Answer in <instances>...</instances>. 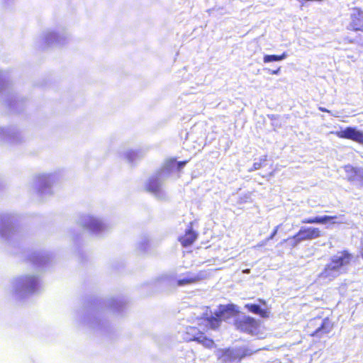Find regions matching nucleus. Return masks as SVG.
<instances>
[{"label":"nucleus","instance_id":"obj_1","mask_svg":"<svg viewBox=\"0 0 363 363\" xmlns=\"http://www.w3.org/2000/svg\"><path fill=\"white\" fill-rule=\"evenodd\" d=\"M354 259V255L347 250H342L337 255L333 256L330 262L325 265L320 277L328 280H332L340 275V270L350 265Z\"/></svg>","mask_w":363,"mask_h":363},{"label":"nucleus","instance_id":"obj_2","mask_svg":"<svg viewBox=\"0 0 363 363\" xmlns=\"http://www.w3.org/2000/svg\"><path fill=\"white\" fill-rule=\"evenodd\" d=\"M306 327L311 337L320 338L333 330L334 323L330 317L316 316L308 321Z\"/></svg>","mask_w":363,"mask_h":363},{"label":"nucleus","instance_id":"obj_3","mask_svg":"<svg viewBox=\"0 0 363 363\" xmlns=\"http://www.w3.org/2000/svg\"><path fill=\"white\" fill-rule=\"evenodd\" d=\"M321 235V231L318 228L302 227L294 235L284 240V242L291 240V246L294 247L302 241L313 240L320 237Z\"/></svg>","mask_w":363,"mask_h":363},{"label":"nucleus","instance_id":"obj_4","mask_svg":"<svg viewBox=\"0 0 363 363\" xmlns=\"http://www.w3.org/2000/svg\"><path fill=\"white\" fill-rule=\"evenodd\" d=\"M184 339L187 342L194 341L199 342L208 348H211L214 345L212 339L207 337L203 332L199 331L197 328L193 326L186 328Z\"/></svg>","mask_w":363,"mask_h":363},{"label":"nucleus","instance_id":"obj_5","mask_svg":"<svg viewBox=\"0 0 363 363\" xmlns=\"http://www.w3.org/2000/svg\"><path fill=\"white\" fill-rule=\"evenodd\" d=\"M235 325L239 330L249 334L257 333L259 323L257 320L250 316H243L235 320Z\"/></svg>","mask_w":363,"mask_h":363},{"label":"nucleus","instance_id":"obj_6","mask_svg":"<svg viewBox=\"0 0 363 363\" xmlns=\"http://www.w3.org/2000/svg\"><path fill=\"white\" fill-rule=\"evenodd\" d=\"M333 133L339 138L351 140L363 145V132L357 130L354 127H347L344 130L336 131Z\"/></svg>","mask_w":363,"mask_h":363},{"label":"nucleus","instance_id":"obj_7","mask_svg":"<svg viewBox=\"0 0 363 363\" xmlns=\"http://www.w3.org/2000/svg\"><path fill=\"white\" fill-rule=\"evenodd\" d=\"M348 29L352 31L363 32V10L359 7L352 9Z\"/></svg>","mask_w":363,"mask_h":363},{"label":"nucleus","instance_id":"obj_8","mask_svg":"<svg viewBox=\"0 0 363 363\" xmlns=\"http://www.w3.org/2000/svg\"><path fill=\"white\" fill-rule=\"evenodd\" d=\"M198 238L197 233L194 230L191 223L186 229L184 234L179 238V241L184 247L191 246Z\"/></svg>","mask_w":363,"mask_h":363},{"label":"nucleus","instance_id":"obj_9","mask_svg":"<svg viewBox=\"0 0 363 363\" xmlns=\"http://www.w3.org/2000/svg\"><path fill=\"white\" fill-rule=\"evenodd\" d=\"M252 353L253 352L248 349H243L240 351L239 354H236L234 353L233 350L228 348L224 350L223 355L227 362H233L235 360L240 362L243 358L250 356Z\"/></svg>","mask_w":363,"mask_h":363},{"label":"nucleus","instance_id":"obj_10","mask_svg":"<svg viewBox=\"0 0 363 363\" xmlns=\"http://www.w3.org/2000/svg\"><path fill=\"white\" fill-rule=\"evenodd\" d=\"M347 180L350 182L358 181L363 186V168L348 166L345 168Z\"/></svg>","mask_w":363,"mask_h":363},{"label":"nucleus","instance_id":"obj_11","mask_svg":"<svg viewBox=\"0 0 363 363\" xmlns=\"http://www.w3.org/2000/svg\"><path fill=\"white\" fill-rule=\"evenodd\" d=\"M226 311L225 309L219 310L216 311L214 315L207 317L205 320L209 324V328L213 330L218 329L223 320L225 319V313Z\"/></svg>","mask_w":363,"mask_h":363},{"label":"nucleus","instance_id":"obj_12","mask_svg":"<svg viewBox=\"0 0 363 363\" xmlns=\"http://www.w3.org/2000/svg\"><path fill=\"white\" fill-rule=\"evenodd\" d=\"M188 162V160L177 162L175 158H169L164 162V169L167 172H171L174 170L180 172Z\"/></svg>","mask_w":363,"mask_h":363},{"label":"nucleus","instance_id":"obj_13","mask_svg":"<svg viewBox=\"0 0 363 363\" xmlns=\"http://www.w3.org/2000/svg\"><path fill=\"white\" fill-rule=\"evenodd\" d=\"M337 218V216H316L313 218H308L303 219L301 222L304 224H313V223H319V224H325L328 222H330L331 223H336L335 221V219Z\"/></svg>","mask_w":363,"mask_h":363},{"label":"nucleus","instance_id":"obj_14","mask_svg":"<svg viewBox=\"0 0 363 363\" xmlns=\"http://www.w3.org/2000/svg\"><path fill=\"white\" fill-rule=\"evenodd\" d=\"M161 184L160 179L156 177H151L145 185V190L150 193L157 194L160 191Z\"/></svg>","mask_w":363,"mask_h":363},{"label":"nucleus","instance_id":"obj_15","mask_svg":"<svg viewBox=\"0 0 363 363\" xmlns=\"http://www.w3.org/2000/svg\"><path fill=\"white\" fill-rule=\"evenodd\" d=\"M205 278V275L202 273L197 275H191L187 277L180 279L177 281V285L178 286H184L188 284H192L196 283Z\"/></svg>","mask_w":363,"mask_h":363},{"label":"nucleus","instance_id":"obj_16","mask_svg":"<svg viewBox=\"0 0 363 363\" xmlns=\"http://www.w3.org/2000/svg\"><path fill=\"white\" fill-rule=\"evenodd\" d=\"M245 308L251 313L259 315L262 318L268 317V311L265 309L260 308L257 304L248 303L245 305Z\"/></svg>","mask_w":363,"mask_h":363},{"label":"nucleus","instance_id":"obj_17","mask_svg":"<svg viewBox=\"0 0 363 363\" xmlns=\"http://www.w3.org/2000/svg\"><path fill=\"white\" fill-rule=\"evenodd\" d=\"M286 57V54L285 52L281 55H266L263 57V61L264 63H268L271 62L275 61H281Z\"/></svg>","mask_w":363,"mask_h":363},{"label":"nucleus","instance_id":"obj_18","mask_svg":"<svg viewBox=\"0 0 363 363\" xmlns=\"http://www.w3.org/2000/svg\"><path fill=\"white\" fill-rule=\"evenodd\" d=\"M267 155H263L260 157L257 161H255L250 171H255L264 167L266 165L267 161Z\"/></svg>","mask_w":363,"mask_h":363},{"label":"nucleus","instance_id":"obj_19","mask_svg":"<svg viewBox=\"0 0 363 363\" xmlns=\"http://www.w3.org/2000/svg\"><path fill=\"white\" fill-rule=\"evenodd\" d=\"M279 225L276 226L274 228V229L273 230V231L272 232V233L270 234V235L267 238L265 241H269L270 240H272L274 238V236L277 235V233L279 230Z\"/></svg>","mask_w":363,"mask_h":363},{"label":"nucleus","instance_id":"obj_20","mask_svg":"<svg viewBox=\"0 0 363 363\" xmlns=\"http://www.w3.org/2000/svg\"><path fill=\"white\" fill-rule=\"evenodd\" d=\"M279 71H280V67L277 68V69H275V70H272V71H271V72H270V73H271L272 74H279Z\"/></svg>","mask_w":363,"mask_h":363},{"label":"nucleus","instance_id":"obj_21","mask_svg":"<svg viewBox=\"0 0 363 363\" xmlns=\"http://www.w3.org/2000/svg\"><path fill=\"white\" fill-rule=\"evenodd\" d=\"M319 111H322V112H325V113H329V110H328L327 108H323V107H319L318 108Z\"/></svg>","mask_w":363,"mask_h":363},{"label":"nucleus","instance_id":"obj_22","mask_svg":"<svg viewBox=\"0 0 363 363\" xmlns=\"http://www.w3.org/2000/svg\"><path fill=\"white\" fill-rule=\"evenodd\" d=\"M360 255H361V257L363 259V247L361 249Z\"/></svg>","mask_w":363,"mask_h":363},{"label":"nucleus","instance_id":"obj_23","mask_svg":"<svg viewBox=\"0 0 363 363\" xmlns=\"http://www.w3.org/2000/svg\"><path fill=\"white\" fill-rule=\"evenodd\" d=\"M260 302H262L263 304H265V301H261L259 300Z\"/></svg>","mask_w":363,"mask_h":363}]
</instances>
